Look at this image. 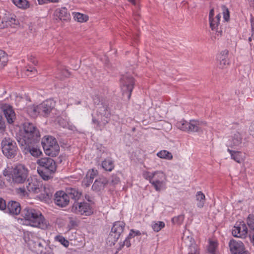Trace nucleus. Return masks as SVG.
<instances>
[{
  "label": "nucleus",
  "instance_id": "nucleus-3",
  "mask_svg": "<svg viewBox=\"0 0 254 254\" xmlns=\"http://www.w3.org/2000/svg\"><path fill=\"white\" fill-rule=\"evenodd\" d=\"M37 163L39 165L37 172L44 180L48 181L53 178L51 175L57 170L56 163L54 159L49 157L42 158L38 159Z\"/></svg>",
  "mask_w": 254,
  "mask_h": 254
},
{
  "label": "nucleus",
  "instance_id": "nucleus-12",
  "mask_svg": "<svg viewBox=\"0 0 254 254\" xmlns=\"http://www.w3.org/2000/svg\"><path fill=\"white\" fill-rule=\"evenodd\" d=\"M229 247L232 254H249L248 251L245 250V246L241 241L232 239L229 243Z\"/></svg>",
  "mask_w": 254,
  "mask_h": 254
},
{
  "label": "nucleus",
  "instance_id": "nucleus-58",
  "mask_svg": "<svg viewBox=\"0 0 254 254\" xmlns=\"http://www.w3.org/2000/svg\"><path fill=\"white\" fill-rule=\"evenodd\" d=\"M5 128V123L3 120L1 113L0 112V129L4 130Z\"/></svg>",
  "mask_w": 254,
  "mask_h": 254
},
{
  "label": "nucleus",
  "instance_id": "nucleus-6",
  "mask_svg": "<svg viewBox=\"0 0 254 254\" xmlns=\"http://www.w3.org/2000/svg\"><path fill=\"white\" fill-rule=\"evenodd\" d=\"M125 223L122 221L115 222L107 239V243L110 246L114 245L123 233Z\"/></svg>",
  "mask_w": 254,
  "mask_h": 254
},
{
  "label": "nucleus",
  "instance_id": "nucleus-16",
  "mask_svg": "<svg viewBox=\"0 0 254 254\" xmlns=\"http://www.w3.org/2000/svg\"><path fill=\"white\" fill-rule=\"evenodd\" d=\"M242 136L238 131L234 132L227 141L226 145L228 147L235 148L242 143Z\"/></svg>",
  "mask_w": 254,
  "mask_h": 254
},
{
  "label": "nucleus",
  "instance_id": "nucleus-19",
  "mask_svg": "<svg viewBox=\"0 0 254 254\" xmlns=\"http://www.w3.org/2000/svg\"><path fill=\"white\" fill-rule=\"evenodd\" d=\"M2 111L7 123L12 124L16 119L15 112L12 106L5 105L2 107Z\"/></svg>",
  "mask_w": 254,
  "mask_h": 254
},
{
  "label": "nucleus",
  "instance_id": "nucleus-26",
  "mask_svg": "<svg viewBox=\"0 0 254 254\" xmlns=\"http://www.w3.org/2000/svg\"><path fill=\"white\" fill-rule=\"evenodd\" d=\"M227 151L231 154V159L241 163L245 159V155L241 151H234L228 148Z\"/></svg>",
  "mask_w": 254,
  "mask_h": 254
},
{
  "label": "nucleus",
  "instance_id": "nucleus-61",
  "mask_svg": "<svg viewBox=\"0 0 254 254\" xmlns=\"http://www.w3.org/2000/svg\"><path fill=\"white\" fill-rule=\"evenodd\" d=\"M251 24L252 37H254V17H252L251 18Z\"/></svg>",
  "mask_w": 254,
  "mask_h": 254
},
{
  "label": "nucleus",
  "instance_id": "nucleus-36",
  "mask_svg": "<svg viewBox=\"0 0 254 254\" xmlns=\"http://www.w3.org/2000/svg\"><path fill=\"white\" fill-rule=\"evenodd\" d=\"M8 61L7 55L2 50H0V68H2Z\"/></svg>",
  "mask_w": 254,
  "mask_h": 254
},
{
  "label": "nucleus",
  "instance_id": "nucleus-40",
  "mask_svg": "<svg viewBox=\"0 0 254 254\" xmlns=\"http://www.w3.org/2000/svg\"><path fill=\"white\" fill-rule=\"evenodd\" d=\"M55 240L60 242L64 247L67 248L69 246V242L63 236L58 235L55 237Z\"/></svg>",
  "mask_w": 254,
  "mask_h": 254
},
{
  "label": "nucleus",
  "instance_id": "nucleus-25",
  "mask_svg": "<svg viewBox=\"0 0 254 254\" xmlns=\"http://www.w3.org/2000/svg\"><path fill=\"white\" fill-rule=\"evenodd\" d=\"M97 174V171L92 169L89 170L86 174V177L83 179L82 184L85 187H88L93 182V179Z\"/></svg>",
  "mask_w": 254,
  "mask_h": 254
},
{
  "label": "nucleus",
  "instance_id": "nucleus-59",
  "mask_svg": "<svg viewBox=\"0 0 254 254\" xmlns=\"http://www.w3.org/2000/svg\"><path fill=\"white\" fill-rule=\"evenodd\" d=\"M15 23V19L13 18H10L5 20V26H11V24Z\"/></svg>",
  "mask_w": 254,
  "mask_h": 254
},
{
  "label": "nucleus",
  "instance_id": "nucleus-42",
  "mask_svg": "<svg viewBox=\"0 0 254 254\" xmlns=\"http://www.w3.org/2000/svg\"><path fill=\"white\" fill-rule=\"evenodd\" d=\"M132 238V237H129V235L126 238L125 241L123 242V243H121L120 244V246L118 248V251H120L122 250V249L126 246L127 248H129L131 246V243L130 242V239Z\"/></svg>",
  "mask_w": 254,
  "mask_h": 254
},
{
  "label": "nucleus",
  "instance_id": "nucleus-56",
  "mask_svg": "<svg viewBox=\"0 0 254 254\" xmlns=\"http://www.w3.org/2000/svg\"><path fill=\"white\" fill-rule=\"evenodd\" d=\"M93 102L95 105L98 106L97 107L100 106L102 102H104L102 100L100 99V98L98 96H95L93 98Z\"/></svg>",
  "mask_w": 254,
  "mask_h": 254
},
{
  "label": "nucleus",
  "instance_id": "nucleus-22",
  "mask_svg": "<svg viewBox=\"0 0 254 254\" xmlns=\"http://www.w3.org/2000/svg\"><path fill=\"white\" fill-rule=\"evenodd\" d=\"M109 181L105 177H101L96 179L92 186V189L93 191L96 192L100 191L103 190L105 186L108 184Z\"/></svg>",
  "mask_w": 254,
  "mask_h": 254
},
{
  "label": "nucleus",
  "instance_id": "nucleus-21",
  "mask_svg": "<svg viewBox=\"0 0 254 254\" xmlns=\"http://www.w3.org/2000/svg\"><path fill=\"white\" fill-rule=\"evenodd\" d=\"M56 20L59 19L61 21H68L70 18L69 13L65 7L57 9L54 13Z\"/></svg>",
  "mask_w": 254,
  "mask_h": 254
},
{
  "label": "nucleus",
  "instance_id": "nucleus-27",
  "mask_svg": "<svg viewBox=\"0 0 254 254\" xmlns=\"http://www.w3.org/2000/svg\"><path fill=\"white\" fill-rule=\"evenodd\" d=\"M70 75V72L64 68L62 66H59L58 67V71L56 73V77L61 80L64 79L65 78L69 77Z\"/></svg>",
  "mask_w": 254,
  "mask_h": 254
},
{
  "label": "nucleus",
  "instance_id": "nucleus-62",
  "mask_svg": "<svg viewBox=\"0 0 254 254\" xmlns=\"http://www.w3.org/2000/svg\"><path fill=\"white\" fill-rule=\"evenodd\" d=\"M30 62L32 63L34 65H36L38 64V61L36 60L35 58L33 56H30L29 58Z\"/></svg>",
  "mask_w": 254,
  "mask_h": 254
},
{
  "label": "nucleus",
  "instance_id": "nucleus-10",
  "mask_svg": "<svg viewBox=\"0 0 254 254\" xmlns=\"http://www.w3.org/2000/svg\"><path fill=\"white\" fill-rule=\"evenodd\" d=\"M199 125L198 121L195 120H191L190 122L183 120L178 122L176 125L181 130L192 132L199 131L200 130Z\"/></svg>",
  "mask_w": 254,
  "mask_h": 254
},
{
  "label": "nucleus",
  "instance_id": "nucleus-20",
  "mask_svg": "<svg viewBox=\"0 0 254 254\" xmlns=\"http://www.w3.org/2000/svg\"><path fill=\"white\" fill-rule=\"evenodd\" d=\"M65 191L68 199L71 198L74 202H78L82 195V191L76 188L67 187L65 188Z\"/></svg>",
  "mask_w": 254,
  "mask_h": 254
},
{
  "label": "nucleus",
  "instance_id": "nucleus-4",
  "mask_svg": "<svg viewBox=\"0 0 254 254\" xmlns=\"http://www.w3.org/2000/svg\"><path fill=\"white\" fill-rule=\"evenodd\" d=\"M9 175L14 183L22 184L28 178L29 170L24 165L17 164L11 167Z\"/></svg>",
  "mask_w": 254,
  "mask_h": 254
},
{
  "label": "nucleus",
  "instance_id": "nucleus-28",
  "mask_svg": "<svg viewBox=\"0 0 254 254\" xmlns=\"http://www.w3.org/2000/svg\"><path fill=\"white\" fill-rule=\"evenodd\" d=\"M196 200H197V206L198 208H202L204 207L205 203V196L204 193L199 191L196 192L195 195Z\"/></svg>",
  "mask_w": 254,
  "mask_h": 254
},
{
  "label": "nucleus",
  "instance_id": "nucleus-35",
  "mask_svg": "<svg viewBox=\"0 0 254 254\" xmlns=\"http://www.w3.org/2000/svg\"><path fill=\"white\" fill-rule=\"evenodd\" d=\"M42 188L44 189V192L41 193V197L45 200L51 199L53 197V191L50 189H47L45 186H42Z\"/></svg>",
  "mask_w": 254,
  "mask_h": 254
},
{
  "label": "nucleus",
  "instance_id": "nucleus-18",
  "mask_svg": "<svg viewBox=\"0 0 254 254\" xmlns=\"http://www.w3.org/2000/svg\"><path fill=\"white\" fill-rule=\"evenodd\" d=\"M22 209L20 203L14 200L9 201L6 205L5 212L12 215H17L21 214Z\"/></svg>",
  "mask_w": 254,
  "mask_h": 254
},
{
  "label": "nucleus",
  "instance_id": "nucleus-1",
  "mask_svg": "<svg viewBox=\"0 0 254 254\" xmlns=\"http://www.w3.org/2000/svg\"><path fill=\"white\" fill-rule=\"evenodd\" d=\"M41 139L40 133L37 127L32 123L25 122L23 124V131L17 137V140L21 146L38 143Z\"/></svg>",
  "mask_w": 254,
  "mask_h": 254
},
{
  "label": "nucleus",
  "instance_id": "nucleus-44",
  "mask_svg": "<svg viewBox=\"0 0 254 254\" xmlns=\"http://www.w3.org/2000/svg\"><path fill=\"white\" fill-rule=\"evenodd\" d=\"M184 219V215H180L178 216L173 217L172 219V222L174 224L181 225L183 222Z\"/></svg>",
  "mask_w": 254,
  "mask_h": 254
},
{
  "label": "nucleus",
  "instance_id": "nucleus-2",
  "mask_svg": "<svg viewBox=\"0 0 254 254\" xmlns=\"http://www.w3.org/2000/svg\"><path fill=\"white\" fill-rule=\"evenodd\" d=\"M21 216L33 227L42 229L48 228V224L46 221L41 212L30 207H25L21 212Z\"/></svg>",
  "mask_w": 254,
  "mask_h": 254
},
{
  "label": "nucleus",
  "instance_id": "nucleus-7",
  "mask_svg": "<svg viewBox=\"0 0 254 254\" xmlns=\"http://www.w3.org/2000/svg\"><path fill=\"white\" fill-rule=\"evenodd\" d=\"M3 154L8 159H13L17 155L18 148L16 143L10 138H5L1 141Z\"/></svg>",
  "mask_w": 254,
  "mask_h": 254
},
{
  "label": "nucleus",
  "instance_id": "nucleus-60",
  "mask_svg": "<svg viewBox=\"0 0 254 254\" xmlns=\"http://www.w3.org/2000/svg\"><path fill=\"white\" fill-rule=\"evenodd\" d=\"M18 193L20 194V195L25 196L26 195H28V193L25 190V188H20L18 189Z\"/></svg>",
  "mask_w": 254,
  "mask_h": 254
},
{
  "label": "nucleus",
  "instance_id": "nucleus-5",
  "mask_svg": "<svg viewBox=\"0 0 254 254\" xmlns=\"http://www.w3.org/2000/svg\"><path fill=\"white\" fill-rule=\"evenodd\" d=\"M45 154L49 156L55 157L60 152V146L56 139L52 136H45L41 141Z\"/></svg>",
  "mask_w": 254,
  "mask_h": 254
},
{
  "label": "nucleus",
  "instance_id": "nucleus-33",
  "mask_svg": "<svg viewBox=\"0 0 254 254\" xmlns=\"http://www.w3.org/2000/svg\"><path fill=\"white\" fill-rule=\"evenodd\" d=\"M157 155L160 158L166 160H170L173 159V155L171 153L166 150H161L157 153Z\"/></svg>",
  "mask_w": 254,
  "mask_h": 254
},
{
  "label": "nucleus",
  "instance_id": "nucleus-53",
  "mask_svg": "<svg viewBox=\"0 0 254 254\" xmlns=\"http://www.w3.org/2000/svg\"><path fill=\"white\" fill-rule=\"evenodd\" d=\"M6 205L7 204L5 200L2 198L0 197V210L5 211L6 210Z\"/></svg>",
  "mask_w": 254,
  "mask_h": 254
},
{
  "label": "nucleus",
  "instance_id": "nucleus-8",
  "mask_svg": "<svg viewBox=\"0 0 254 254\" xmlns=\"http://www.w3.org/2000/svg\"><path fill=\"white\" fill-rule=\"evenodd\" d=\"M71 211L76 214L89 216L93 211L90 204L86 202H74L72 205Z\"/></svg>",
  "mask_w": 254,
  "mask_h": 254
},
{
  "label": "nucleus",
  "instance_id": "nucleus-24",
  "mask_svg": "<svg viewBox=\"0 0 254 254\" xmlns=\"http://www.w3.org/2000/svg\"><path fill=\"white\" fill-rule=\"evenodd\" d=\"M232 234L234 237L242 238L245 237L248 233V228L245 223L241 225V226L234 227L232 230Z\"/></svg>",
  "mask_w": 254,
  "mask_h": 254
},
{
  "label": "nucleus",
  "instance_id": "nucleus-14",
  "mask_svg": "<svg viewBox=\"0 0 254 254\" xmlns=\"http://www.w3.org/2000/svg\"><path fill=\"white\" fill-rule=\"evenodd\" d=\"M25 182L26 189L30 192L38 193L42 189V184L36 178H27Z\"/></svg>",
  "mask_w": 254,
  "mask_h": 254
},
{
  "label": "nucleus",
  "instance_id": "nucleus-11",
  "mask_svg": "<svg viewBox=\"0 0 254 254\" xmlns=\"http://www.w3.org/2000/svg\"><path fill=\"white\" fill-rule=\"evenodd\" d=\"M97 108V116L104 118L102 120V122L104 126H106L109 123L111 116V112L109 108L108 105L105 102H102L101 106L96 107Z\"/></svg>",
  "mask_w": 254,
  "mask_h": 254
},
{
  "label": "nucleus",
  "instance_id": "nucleus-34",
  "mask_svg": "<svg viewBox=\"0 0 254 254\" xmlns=\"http://www.w3.org/2000/svg\"><path fill=\"white\" fill-rule=\"evenodd\" d=\"M12 2L21 8L26 9L29 7V3L27 0H12Z\"/></svg>",
  "mask_w": 254,
  "mask_h": 254
},
{
  "label": "nucleus",
  "instance_id": "nucleus-45",
  "mask_svg": "<svg viewBox=\"0 0 254 254\" xmlns=\"http://www.w3.org/2000/svg\"><path fill=\"white\" fill-rule=\"evenodd\" d=\"M37 70L34 67H29L26 71V74L27 75L30 77L35 76L37 74Z\"/></svg>",
  "mask_w": 254,
  "mask_h": 254
},
{
  "label": "nucleus",
  "instance_id": "nucleus-32",
  "mask_svg": "<svg viewBox=\"0 0 254 254\" xmlns=\"http://www.w3.org/2000/svg\"><path fill=\"white\" fill-rule=\"evenodd\" d=\"M28 114L32 117H35L38 115H40L39 113L38 105L35 106L34 105L29 106L27 108Z\"/></svg>",
  "mask_w": 254,
  "mask_h": 254
},
{
  "label": "nucleus",
  "instance_id": "nucleus-43",
  "mask_svg": "<svg viewBox=\"0 0 254 254\" xmlns=\"http://www.w3.org/2000/svg\"><path fill=\"white\" fill-rule=\"evenodd\" d=\"M217 247V243L214 241H210L208 247V251L211 254H215V250Z\"/></svg>",
  "mask_w": 254,
  "mask_h": 254
},
{
  "label": "nucleus",
  "instance_id": "nucleus-39",
  "mask_svg": "<svg viewBox=\"0 0 254 254\" xmlns=\"http://www.w3.org/2000/svg\"><path fill=\"white\" fill-rule=\"evenodd\" d=\"M150 183L154 187L156 190L159 191L160 190L161 187L162 185V181L154 178L152 180H151V181H150Z\"/></svg>",
  "mask_w": 254,
  "mask_h": 254
},
{
  "label": "nucleus",
  "instance_id": "nucleus-30",
  "mask_svg": "<svg viewBox=\"0 0 254 254\" xmlns=\"http://www.w3.org/2000/svg\"><path fill=\"white\" fill-rule=\"evenodd\" d=\"M68 220V223L67 225V228L68 230L74 229L79 225V220L76 217H69Z\"/></svg>",
  "mask_w": 254,
  "mask_h": 254
},
{
  "label": "nucleus",
  "instance_id": "nucleus-48",
  "mask_svg": "<svg viewBox=\"0 0 254 254\" xmlns=\"http://www.w3.org/2000/svg\"><path fill=\"white\" fill-rule=\"evenodd\" d=\"M143 177L146 180H148L149 181L155 178L156 173L151 174L149 172L145 171L143 173Z\"/></svg>",
  "mask_w": 254,
  "mask_h": 254
},
{
  "label": "nucleus",
  "instance_id": "nucleus-31",
  "mask_svg": "<svg viewBox=\"0 0 254 254\" xmlns=\"http://www.w3.org/2000/svg\"><path fill=\"white\" fill-rule=\"evenodd\" d=\"M102 120H103V119L101 117H97V118H96V117L93 116L92 115V122L93 124L96 125L95 129L97 130L101 131L102 130V127L105 126L102 122Z\"/></svg>",
  "mask_w": 254,
  "mask_h": 254
},
{
  "label": "nucleus",
  "instance_id": "nucleus-38",
  "mask_svg": "<svg viewBox=\"0 0 254 254\" xmlns=\"http://www.w3.org/2000/svg\"><path fill=\"white\" fill-rule=\"evenodd\" d=\"M247 224L250 229L254 233V215H249L247 219Z\"/></svg>",
  "mask_w": 254,
  "mask_h": 254
},
{
  "label": "nucleus",
  "instance_id": "nucleus-47",
  "mask_svg": "<svg viewBox=\"0 0 254 254\" xmlns=\"http://www.w3.org/2000/svg\"><path fill=\"white\" fill-rule=\"evenodd\" d=\"M188 254H199L198 247L196 245H191L189 247V252Z\"/></svg>",
  "mask_w": 254,
  "mask_h": 254
},
{
  "label": "nucleus",
  "instance_id": "nucleus-51",
  "mask_svg": "<svg viewBox=\"0 0 254 254\" xmlns=\"http://www.w3.org/2000/svg\"><path fill=\"white\" fill-rule=\"evenodd\" d=\"M120 182V178L117 176V174H113L112 176L111 184L113 186H115L118 184Z\"/></svg>",
  "mask_w": 254,
  "mask_h": 254
},
{
  "label": "nucleus",
  "instance_id": "nucleus-63",
  "mask_svg": "<svg viewBox=\"0 0 254 254\" xmlns=\"http://www.w3.org/2000/svg\"><path fill=\"white\" fill-rule=\"evenodd\" d=\"M250 133L254 137V122H253L250 126Z\"/></svg>",
  "mask_w": 254,
  "mask_h": 254
},
{
  "label": "nucleus",
  "instance_id": "nucleus-49",
  "mask_svg": "<svg viewBox=\"0 0 254 254\" xmlns=\"http://www.w3.org/2000/svg\"><path fill=\"white\" fill-rule=\"evenodd\" d=\"M229 51L227 50H225L222 51L217 57V60H229L228 59Z\"/></svg>",
  "mask_w": 254,
  "mask_h": 254
},
{
  "label": "nucleus",
  "instance_id": "nucleus-54",
  "mask_svg": "<svg viewBox=\"0 0 254 254\" xmlns=\"http://www.w3.org/2000/svg\"><path fill=\"white\" fill-rule=\"evenodd\" d=\"M52 249L47 244L46 247L43 249L42 253L40 254H52Z\"/></svg>",
  "mask_w": 254,
  "mask_h": 254
},
{
  "label": "nucleus",
  "instance_id": "nucleus-41",
  "mask_svg": "<svg viewBox=\"0 0 254 254\" xmlns=\"http://www.w3.org/2000/svg\"><path fill=\"white\" fill-rule=\"evenodd\" d=\"M165 227V223L162 221H158L152 225V228L155 232H158Z\"/></svg>",
  "mask_w": 254,
  "mask_h": 254
},
{
  "label": "nucleus",
  "instance_id": "nucleus-55",
  "mask_svg": "<svg viewBox=\"0 0 254 254\" xmlns=\"http://www.w3.org/2000/svg\"><path fill=\"white\" fill-rule=\"evenodd\" d=\"M141 234V233L139 231L131 229L129 233V237L133 238L135 236H140Z\"/></svg>",
  "mask_w": 254,
  "mask_h": 254
},
{
  "label": "nucleus",
  "instance_id": "nucleus-17",
  "mask_svg": "<svg viewBox=\"0 0 254 254\" xmlns=\"http://www.w3.org/2000/svg\"><path fill=\"white\" fill-rule=\"evenodd\" d=\"M32 251L40 254L47 246V242L43 239L36 238L29 241L28 243Z\"/></svg>",
  "mask_w": 254,
  "mask_h": 254
},
{
  "label": "nucleus",
  "instance_id": "nucleus-13",
  "mask_svg": "<svg viewBox=\"0 0 254 254\" xmlns=\"http://www.w3.org/2000/svg\"><path fill=\"white\" fill-rule=\"evenodd\" d=\"M56 103L52 99L43 101L38 105L39 113L44 117H47L55 108Z\"/></svg>",
  "mask_w": 254,
  "mask_h": 254
},
{
  "label": "nucleus",
  "instance_id": "nucleus-23",
  "mask_svg": "<svg viewBox=\"0 0 254 254\" xmlns=\"http://www.w3.org/2000/svg\"><path fill=\"white\" fill-rule=\"evenodd\" d=\"M37 143H31V144H25L22 146L24 149L27 152H29L31 155L34 157H38L42 155V152L41 150L37 147L36 145Z\"/></svg>",
  "mask_w": 254,
  "mask_h": 254
},
{
  "label": "nucleus",
  "instance_id": "nucleus-9",
  "mask_svg": "<svg viewBox=\"0 0 254 254\" xmlns=\"http://www.w3.org/2000/svg\"><path fill=\"white\" fill-rule=\"evenodd\" d=\"M121 84L123 94H127L128 99H129L134 87V78L129 75H123L121 78Z\"/></svg>",
  "mask_w": 254,
  "mask_h": 254
},
{
  "label": "nucleus",
  "instance_id": "nucleus-52",
  "mask_svg": "<svg viewBox=\"0 0 254 254\" xmlns=\"http://www.w3.org/2000/svg\"><path fill=\"white\" fill-rule=\"evenodd\" d=\"M219 61L218 66L220 68H224L226 65H228L229 63V60H218Z\"/></svg>",
  "mask_w": 254,
  "mask_h": 254
},
{
  "label": "nucleus",
  "instance_id": "nucleus-37",
  "mask_svg": "<svg viewBox=\"0 0 254 254\" xmlns=\"http://www.w3.org/2000/svg\"><path fill=\"white\" fill-rule=\"evenodd\" d=\"M74 18L78 22H84L88 20V16L87 15L77 12L74 14Z\"/></svg>",
  "mask_w": 254,
  "mask_h": 254
},
{
  "label": "nucleus",
  "instance_id": "nucleus-64",
  "mask_svg": "<svg viewBox=\"0 0 254 254\" xmlns=\"http://www.w3.org/2000/svg\"><path fill=\"white\" fill-rule=\"evenodd\" d=\"M215 30H216V34L218 36L222 35L223 31H222V28L221 27L219 28L218 27L216 28V29H215Z\"/></svg>",
  "mask_w": 254,
  "mask_h": 254
},
{
  "label": "nucleus",
  "instance_id": "nucleus-50",
  "mask_svg": "<svg viewBox=\"0 0 254 254\" xmlns=\"http://www.w3.org/2000/svg\"><path fill=\"white\" fill-rule=\"evenodd\" d=\"M210 27L212 30H215L216 28H218L220 22H217V21L214 18L209 20Z\"/></svg>",
  "mask_w": 254,
  "mask_h": 254
},
{
  "label": "nucleus",
  "instance_id": "nucleus-57",
  "mask_svg": "<svg viewBox=\"0 0 254 254\" xmlns=\"http://www.w3.org/2000/svg\"><path fill=\"white\" fill-rule=\"evenodd\" d=\"M39 4H43L48 3H57L59 2V0H38Z\"/></svg>",
  "mask_w": 254,
  "mask_h": 254
},
{
  "label": "nucleus",
  "instance_id": "nucleus-29",
  "mask_svg": "<svg viewBox=\"0 0 254 254\" xmlns=\"http://www.w3.org/2000/svg\"><path fill=\"white\" fill-rule=\"evenodd\" d=\"M103 168L107 171H111L114 168V161L110 158L105 159L102 162Z\"/></svg>",
  "mask_w": 254,
  "mask_h": 254
},
{
  "label": "nucleus",
  "instance_id": "nucleus-15",
  "mask_svg": "<svg viewBox=\"0 0 254 254\" xmlns=\"http://www.w3.org/2000/svg\"><path fill=\"white\" fill-rule=\"evenodd\" d=\"M55 203L61 207L66 206L69 202V200L67 196L65 191L59 190L54 194Z\"/></svg>",
  "mask_w": 254,
  "mask_h": 254
},
{
  "label": "nucleus",
  "instance_id": "nucleus-46",
  "mask_svg": "<svg viewBox=\"0 0 254 254\" xmlns=\"http://www.w3.org/2000/svg\"><path fill=\"white\" fill-rule=\"evenodd\" d=\"M223 13V18L226 21H228L230 19V13L228 8L224 5L222 6Z\"/></svg>",
  "mask_w": 254,
  "mask_h": 254
}]
</instances>
